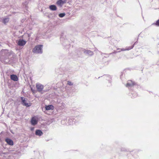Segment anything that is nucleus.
<instances>
[{
	"label": "nucleus",
	"instance_id": "nucleus-1",
	"mask_svg": "<svg viewBox=\"0 0 159 159\" xmlns=\"http://www.w3.org/2000/svg\"><path fill=\"white\" fill-rule=\"evenodd\" d=\"M43 45L39 44L36 46L33 49V52L34 53L41 54L43 53Z\"/></svg>",
	"mask_w": 159,
	"mask_h": 159
},
{
	"label": "nucleus",
	"instance_id": "nucleus-2",
	"mask_svg": "<svg viewBox=\"0 0 159 159\" xmlns=\"http://www.w3.org/2000/svg\"><path fill=\"white\" fill-rule=\"evenodd\" d=\"M78 118L76 116L75 117H70L68 119V124L69 125H72L75 124L77 122V120Z\"/></svg>",
	"mask_w": 159,
	"mask_h": 159
},
{
	"label": "nucleus",
	"instance_id": "nucleus-3",
	"mask_svg": "<svg viewBox=\"0 0 159 159\" xmlns=\"http://www.w3.org/2000/svg\"><path fill=\"white\" fill-rule=\"evenodd\" d=\"M126 86L129 89L132 90L134 87L136 86V84L132 80H129L128 81Z\"/></svg>",
	"mask_w": 159,
	"mask_h": 159
},
{
	"label": "nucleus",
	"instance_id": "nucleus-4",
	"mask_svg": "<svg viewBox=\"0 0 159 159\" xmlns=\"http://www.w3.org/2000/svg\"><path fill=\"white\" fill-rule=\"evenodd\" d=\"M12 157H14V159H17L20 156V152L19 151H16L13 150L11 152Z\"/></svg>",
	"mask_w": 159,
	"mask_h": 159
},
{
	"label": "nucleus",
	"instance_id": "nucleus-5",
	"mask_svg": "<svg viewBox=\"0 0 159 159\" xmlns=\"http://www.w3.org/2000/svg\"><path fill=\"white\" fill-rule=\"evenodd\" d=\"M20 99L21 101V104L24 106L26 107H29L31 106V104L26 102L27 99L23 97H21Z\"/></svg>",
	"mask_w": 159,
	"mask_h": 159
},
{
	"label": "nucleus",
	"instance_id": "nucleus-6",
	"mask_svg": "<svg viewBox=\"0 0 159 159\" xmlns=\"http://www.w3.org/2000/svg\"><path fill=\"white\" fill-rule=\"evenodd\" d=\"M37 91L39 92H41L44 88L43 85L39 83H37L36 85Z\"/></svg>",
	"mask_w": 159,
	"mask_h": 159
},
{
	"label": "nucleus",
	"instance_id": "nucleus-7",
	"mask_svg": "<svg viewBox=\"0 0 159 159\" xmlns=\"http://www.w3.org/2000/svg\"><path fill=\"white\" fill-rule=\"evenodd\" d=\"M26 43V42L25 41L21 39H19L18 42H16L17 44L20 46H24Z\"/></svg>",
	"mask_w": 159,
	"mask_h": 159
},
{
	"label": "nucleus",
	"instance_id": "nucleus-8",
	"mask_svg": "<svg viewBox=\"0 0 159 159\" xmlns=\"http://www.w3.org/2000/svg\"><path fill=\"white\" fill-rule=\"evenodd\" d=\"M80 51L84 52L85 54L88 55L90 56H92L93 54V52L90 50H86L82 48H81Z\"/></svg>",
	"mask_w": 159,
	"mask_h": 159
},
{
	"label": "nucleus",
	"instance_id": "nucleus-9",
	"mask_svg": "<svg viewBox=\"0 0 159 159\" xmlns=\"http://www.w3.org/2000/svg\"><path fill=\"white\" fill-rule=\"evenodd\" d=\"M66 0H58L56 2L57 5L61 7L62 5L66 2Z\"/></svg>",
	"mask_w": 159,
	"mask_h": 159
},
{
	"label": "nucleus",
	"instance_id": "nucleus-10",
	"mask_svg": "<svg viewBox=\"0 0 159 159\" xmlns=\"http://www.w3.org/2000/svg\"><path fill=\"white\" fill-rule=\"evenodd\" d=\"M57 103L58 104V106L61 107V108H63L64 107L65 104L62 102L61 101V100L60 99H58L57 101Z\"/></svg>",
	"mask_w": 159,
	"mask_h": 159
},
{
	"label": "nucleus",
	"instance_id": "nucleus-11",
	"mask_svg": "<svg viewBox=\"0 0 159 159\" xmlns=\"http://www.w3.org/2000/svg\"><path fill=\"white\" fill-rule=\"evenodd\" d=\"M43 134V132L41 130L39 129H37L35 132V134L37 136L40 137Z\"/></svg>",
	"mask_w": 159,
	"mask_h": 159
},
{
	"label": "nucleus",
	"instance_id": "nucleus-12",
	"mask_svg": "<svg viewBox=\"0 0 159 159\" xmlns=\"http://www.w3.org/2000/svg\"><path fill=\"white\" fill-rule=\"evenodd\" d=\"M5 141L8 144L11 146L13 145V141L9 138H7L5 139Z\"/></svg>",
	"mask_w": 159,
	"mask_h": 159
},
{
	"label": "nucleus",
	"instance_id": "nucleus-13",
	"mask_svg": "<svg viewBox=\"0 0 159 159\" xmlns=\"http://www.w3.org/2000/svg\"><path fill=\"white\" fill-rule=\"evenodd\" d=\"M38 121L34 117L32 118L31 120V123L33 125H35L38 123Z\"/></svg>",
	"mask_w": 159,
	"mask_h": 159
},
{
	"label": "nucleus",
	"instance_id": "nucleus-14",
	"mask_svg": "<svg viewBox=\"0 0 159 159\" xmlns=\"http://www.w3.org/2000/svg\"><path fill=\"white\" fill-rule=\"evenodd\" d=\"M10 78L11 80L14 81H17L18 79L17 76L14 74L11 75H10Z\"/></svg>",
	"mask_w": 159,
	"mask_h": 159
},
{
	"label": "nucleus",
	"instance_id": "nucleus-15",
	"mask_svg": "<svg viewBox=\"0 0 159 159\" xmlns=\"http://www.w3.org/2000/svg\"><path fill=\"white\" fill-rule=\"evenodd\" d=\"M45 108L46 110H49L53 109L54 107L52 105H49L45 106Z\"/></svg>",
	"mask_w": 159,
	"mask_h": 159
},
{
	"label": "nucleus",
	"instance_id": "nucleus-16",
	"mask_svg": "<svg viewBox=\"0 0 159 159\" xmlns=\"http://www.w3.org/2000/svg\"><path fill=\"white\" fill-rule=\"evenodd\" d=\"M131 98H135L137 97L138 94L136 92L133 91H132L131 92Z\"/></svg>",
	"mask_w": 159,
	"mask_h": 159
},
{
	"label": "nucleus",
	"instance_id": "nucleus-17",
	"mask_svg": "<svg viewBox=\"0 0 159 159\" xmlns=\"http://www.w3.org/2000/svg\"><path fill=\"white\" fill-rule=\"evenodd\" d=\"M49 9L52 11H56L57 9V7L55 5H52L49 6Z\"/></svg>",
	"mask_w": 159,
	"mask_h": 159
},
{
	"label": "nucleus",
	"instance_id": "nucleus-18",
	"mask_svg": "<svg viewBox=\"0 0 159 159\" xmlns=\"http://www.w3.org/2000/svg\"><path fill=\"white\" fill-rule=\"evenodd\" d=\"M9 21V18H6L3 19L2 22L3 23H4V24H5L7 23Z\"/></svg>",
	"mask_w": 159,
	"mask_h": 159
},
{
	"label": "nucleus",
	"instance_id": "nucleus-19",
	"mask_svg": "<svg viewBox=\"0 0 159 159\" xmlns=\"http://www.w3.org/2000/svg\"><path fill=\"white\" fill-rule=\"evenodd\" d=\"M134 45H132L131 46L127 47L126 48V49L127 50H129L132 49L134 48Z\"/></svg>",
	"mask_w": 159,
	"mask_h": 159
},
{
	"label": "nucleus",
	"instance_id": "nucleus-20",
	"mask_svg": "<svg viewBox=\"0 0 159 159\" xmlns=\"http://www.w3.org/2000/svg\"><path fill=\"white\" fill-rule=\"evenodd\" d=\"M65 15V14L64 13H61L59 14V16L60 17H63Z\"/></svg>",
	"mask_w": 159,
	"mask_h": 159
},
{
	"label": "nucleus",
	"instance_id": "nucleus-21",
	"mask_svg": "<svg viewBox=\"0 0 159 159\" xmlns=\"http://www.w3.org/2000/svg\"><path fill=\"white\" fill-rule=\"evenodd\" d=\"M121 151L123 152L128 151L129 150L125 148H121Z\"/></svg>",
	"mask_w": 159,
	"mask_h": 159
},
{
	"label": "nucleus",
	"instance_id": "nucleus-22",
	"mask_svg": "<svg viewBox=\"0 0 159 159\" xmlns=\"http://www.w3.org/2000/svg\"><path fill=\"white\" fill-rule=\"evenodd\" d=\"M152 25H155L156 26H159V19L157 20L155 23H153Z\"/></svg>",
	"mask_w": 159,
	"mask_h": 159
},
{
	"label": "nucleus",
	"instance_id": "nucleus-23",
	"mask_svg": "<svg viewBox=\"0 0 159 159\" xmlns=\"http://www.w3.org/2000/svg\"><path fill=\"white\" fill-rule=\"evenodd\" d=\"M67 84L69 85H72L73 84V83L70 81L67 82Z\"/></svg>",
	"mask_w": 159,
	"mask_h": 159
},
{
	"label": "nucleus",
	"instance_id": "nucleus-24",
	"mask_svg": "<svg viewBox=\"0 0 159 159\" xmlns=\"http://www.w3.org/2000/svg\"><path fill=\"white\" fill-rule=\"evenodd\" d=\"M34 127H32L30 128V130L31 131H32L34 130Z\"/></svg>",
	"mask_w": 159,
	"mask_h": 159
},
{
	"label": "nucleus",
	"instance_id": "nucleus-25",
	"mask_svg": "<svg viewBox=\"0 0 159 159\" xmlns=\"http://www.w3.org/2000/svg\"><path fill=\"white\" fill-rule=\"evenodd\" d=\"M62 34H61V37H60V39H61V41L62 40H63V37H62Z\"/></svg>",
	"mask_w": 159,
	"mask_h": 159
},
{
	"label": "nucleus",
	"instance_id": "nucleus-26",
	"mask_svg": "<svg viewBox=\"0 0 159 159\" xmlns=\"http://www.w3.org/2000/svg\"><path fill=\"white\" fill-rule=\"evenodd\" d=\"M105 76L106 77H108L109 78H111V76L109 75H106Z\"/></svg>",
	"mask_w": 159,
	"mask_h": 159
},
{
	"label": "nucleus",
	"instance_id": "nucleus-27",
	"mask_svg": "<svg viewBox=\"0 0 159 159\" xmlns=\"http://www.w3.org/2000/svg\"><path fill=\"white\" fill-rule=\"evenodd\" d=\"M120 52V50H119V51H114V52L113 53H116V52Z\"/></svg>",
	"mask_w": 159,
	"mask_h": 159
},
{
	"label": "nucleus",
	"instance_id": "nucleus-28",
	"mask_svg": "<svg viewBox=\"0 0 159 159\" xmlns=\"http://www.w3.org/2000/svg\"><path fill=\"white\" fill-rule=\"evenodd\" d=\"M31 90L33 93H34L35 92V90H34L32 88H31Z\"/></svg>",
	"mask_w": 159,
	"mask_h": 159
},
{
	"label": "nucleus",
	"instance_id": "nucleus-29",
	"mask_svg": "<svg viewBox=\"0 0 159 159\" xmlns=\"http://www.w3.org/2000/svg\"><path fill=\"white\" fill-rule=\"evenodd\" d=\"M125 49H126V48L125 49L122 48V49H121V51H124L127 50H125Z\"/></svg>",
	"mask_w": 159,
	"mask_h": 159
},
{
	"label": "nucleus",
	"instance_id": "nucleus-30",
	"mask_svg": "<svg viewBox=\"0 0 159 159\" xmlns=\"http://www.w3.org/2000/svg\"><path fill=\"white\" fill-rule=\"evenodd\" d=\"M137 43H138V42H137V41H136V42H135L134 43L133 45H134H134L135 44H136Z\"/></svg>",
	"mask_w": 159,
	"mask_h": 159
},
{
	"label": "nucleus",
	"instance_id": "nucleus-31",
	"mask_svg": "<svg viewBox=\"0 0 159 159\" xmlns=\"http://www.w3.org/2000/svg\"><path fill=\"white\" fill-rule=\"evenodd\" d=\"M28 36L29 37H30V34H28Z\"/></svg>",
	"mask_w": 159,
	"mask_h": 159
},
{
	"label": "nucleus",
	"instance_id": "nucleus-32",
	"mask_svg": "<svg viewBox=\"0 0 159 159\" xmlns=\"http://www.w3.org/2000/svg\"><path fill=\"white\" fill-rule=\"evenodd\" d=\"M109 82L111 83V82H110V80L109 81Z\"/></svg>",
	"mask_w": 159,
	"mask_h": 159
}]
</instances>
